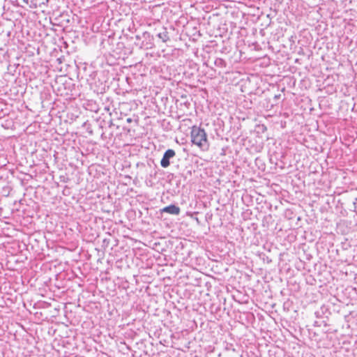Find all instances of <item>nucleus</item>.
<instances>
[{"label": "nucleus", "mask_w": 357, "mask_h": 357, "mask_svg": "<svg viewBox=\"0 0 357 357\" xmlns=\"http://www.w3.org/2000/svg\"><path fill=\"white\" fill-rule=\"evenodd\" d=\"M181 209L178 206L172 204L161 209V213H167L172 215H178Z\"/></svg>", "instance_id": "3"}, {"label": "nucleus", "mask_w": 357, "mask_h": 357, "mask_svg": "<svg viewBox=\"0 0 357 357\" xmlns=\"http://www.w3.org/2000/svg\"><path fill=\"white\" fill-rule=\"evenodd\" d=\"M126 121H127V123H132V119L131 118H128V119H126Z\"/></svg>", "instance_id": "4"}, {"label": "nucleus", "mask_w": 357, "mask_h": 357, "mask_svg": "<svg viewBox=\"0 0 357 357\" xmlns=\"http://www.w3.org/2000/svg\"><path fill=\"white\" fill-rule=\"evenodd\" d=\"M175 151L172 149H168L165 151L161 161L160 165L162 167H167L170 162H169V158H173L175 155Z\"/></svg>", "instance_id": "2"}, {"label": "nucleus", "mask_w": 357, "mask_h": 357, "mask_svg": "<svg viewBox=\"0 0 357 357\" xmlns=\"http://www.w3.org/2000/svg\"><path fill=\"white\" fill-rule=\"evenodd\" d=\"M33 1V0H24V1H26V3H29V1H30L31 3H32V1Z\"/></svg>", "instance_id": "5"}, {"label": "nucleus", "mask_w": 357, "mask_h": 357, "mask_svg": "<svg viewBox=\"0 0 357 357\" xmlns=\"http://www.w3.org/2000/svg\"><path fill=\"white\" fill-rule=\"evenodd\" d=\"M190 140L192 144L201 150H208L209 142L206 130L197 126H193L190 130Z\"/></svg>", "instance_id": "1"}, {"label": "nucleus", "mask_w": 357, "mask_h": 357, "mask_svg": "<svg viewBox=\"0 0 357 357\" xmlns=\"http://www.w3.org/2000/svg\"><path fill=\"white\" fill-rule=\"evenodd\" d=\"M36 7H37V3H33V8H36Z\"/></svg>", "instance_id": "6"}]
</instances>
